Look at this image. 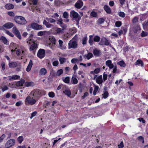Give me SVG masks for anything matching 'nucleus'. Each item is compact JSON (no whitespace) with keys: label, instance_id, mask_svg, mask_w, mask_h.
I'll return each mask as SVG.
<instances>
[{"label":"nucleus","instance_id":"26","mask_svg":"<svg viewBox=\"0 0 148 148\" xmlns=\"http://www.w3.org/2000/svg\"><path fill=\"white\" fill-rule=\"evenodd\" d=\"M71 82L72 83L74 84H76L78 83V80L75 75H73L71 78Z\"/></svg>","mask_w":148,"mask_h":148},{"label":"nucleus","instance_id":"25","mask_svg":"<svg viewBox=\"0 0 148 148\" xmlns=\"http://www.w3.org/2000/svg\"><path fill=\"white\" fill-rule=\"evenodd\" d=\"M47 73L46 69L44 68H41L39 72L40 74L42 75H45Z\"/></svg>","mask_w":148,"mask_h":148},{"label":"nucleus","instance_id":"49","mask_svg":"<svg viewBox=\"0 0 148 148\" xmlns=\"http://www.w3.org/2000/svg\"><path fill=\"white\" fill-rule=\"evenodd\" d=\"M5 33L10 36L13 37L14 36V35L12 34L11 32H10L8 30H5Z\"/></svg>","mask_w":148,"mask_h":148},{"label":"nucleus","instance_id":"59","mask_svg":"<svg viewBox=\"0 0 148 148\" xmlns=\"http://www.w3.org/2000/svg\"><path fill=\"white\" fill-rule=\"evenodd\" d=\"M112 72L114 73H117V66L116 65H114V67L113 68Z\"/></svg>","mask_w":148,"mask_h":148},{"label":"nucleus","instance_id":"60","mask_svg":"<svg viewBox=\"0 0 148 148\" xmlns=\"http://www.w3.org/2000/svg\"><path fill=\"white\" fill-rule=\"evenodd\" d=\"M78 60L76 58H73L71 61L72 63H76L78 62Z\"/></svg>","mask_w":148,"mask_h":148},{"label":"nucleus","instance_id":"21","mask_svg":"<svg viewBox=\"0 0 148 148\" xmlns=\"http://www.w3.org/2000/svg\"><path fill=\"white\" fill-rule=\"evenodd\" d=\"M64 29L59 28H57L55 29L56 33L57 34H62L64 32Z\"/></svg>","mask_w":148,"mask_h":148},{"label":"nucleus","instance_id":"24","mask_svg":"<svg viewBox=\"0 0 148 148\" xmlns=\"http://www.w3.org/2000/svg\"><path fill=\"white\" fill-rule=\"evenodd\" d=\"M25 82V80L23 79H21V80L17 82L16 83V86H23V84Z\"/></svg>","mask_w":148,"mask_h":148},{"label":"nucleus","instance_id":"38","mask_svg":"<svg viewBox=\"0 0 148 148\" xmlns=\"http://www.w3.org/2000/svg\"><path fill=\"white\" fill-rule=\"evenodd\" d=\"M93 36L90 35L89 36V43L90 45H92L93 43V41L92 39Z\"/></svg>","mask_w":148,"mask_h":148},{"label":"nucleus","instance_id":"27","mask_svg":"<svg viewBox=\"0 0 148 148\" xmlns=\"http://www.w3.org/2000/svg\"><path fill=\"white\" fill-rule=\"evenodd\" d=\"M63 92L65 95H67L69 97H70L71 94V92L70 90L69 89H66L64 90L63 91Z\"/></svg>","mask_w":148,"mask_h":148},{"label":"nucleus","instance_id":"8","mask_svg":"<svg viewBox=\"0 0 148 148\" xmlns=\"http://www.w3.org/2000/svg\"><path fill=\"white\" fill-rule=\"evenodd\" d=\"M12 31L19 39H21V36L20 32L16 27H14L13 28Z\"/></svg>","mask_w":148,"mask_h":148},{"label":"nucleus","instance_id":"15","mask_svg":"<svg viewBox=\"0 0 148 148\" xmlns=\"http://www.w3.org/2000/svg\"><path fill=\"white\" fill-rule=\"evenodd\" d=\"M70 16L75 18H78L79 15L77 12L74 10H72L70 12Z\"/></svg>","mask_w":148,"mask_h":148},{"label":"nucleus","instance_id":"18","mask_svg":"<svg viewBox=\"0 0 148 148\" xmlns=\"http://www.w3.org/2000/svg\"><path fill=\"white\" fill-rule=\"evenodd\" d=\"M59 43V48L62 50H64L66 49V47L65 45H63V42L62 40H59L58 41Z\"/></svg>","mask_w":148,"mask_h":148},{"label":"nucleus","instance_id":"28","mask_svg":"<svg viewBox=\"0 0 148 148\" xmlns=\"http://www.w3.org/2000/svg\"><path fill=\"white\" fill-rule=\"evenodd\" d=\"M100 71V69L99 68H97L95 69L94 71H91L90 73L92 74H97L99 73Z\"/></svg>","mask_w":148,"mask_h":148},{"label":"nucleus","instance_id":"23","mask_svg":"<svg viewBox=\"0 0 148 148\" xmlns=\"http://www.w3.org/2000/svg\"><path fill=\"white\" fill-rule=\"evenodd\" d=\"M104 9L106 12L110 14L111 12V10L110 7L107 5H105L104 6Z\"/></svg>","mask_w":148,"mask_h":148},{"label":"nucleus","instance_id":"2","mask_svg":"<svg viewBox=\"0 0 148 148\" xmlns=\"http://www.w3.org/2000/svg\"><path fill=\"white\" fill-rule=\"evenodd\" d=\"M38 100V99L34 97L29 95L25 99V104L26 105H33L35 104Z\"/></svg>","mask_w":148,"mask_h":148},{"label":"nucleus","instance_id":"9","mask_svg":"<svg viewBox=\"0 0 148 148\" xmlns=\"http://www.w3.org/2000/svg\"><path fill=\"white\" fill-rule=\"evenodd\" d=\"M97 76V75H95L93 79H95L96 82L99 85L101 84L103 82L102 75H100L96 77Z\"/></svg>","mask_w":148,"mask_h":148},{"label":"nucleus","instance_id":"47","mask_svg":"<svg viewBox=\"0 0 148 148\" xmlns=\"http://www.w3.org/2000/svg\"><path fill=\"white\" fill-rule=\"evenodd\" d=\"M1 88L2 89V90L3 92H4L5 90H7L8 88V87L6 85H5L3 87L1 86Z\"/></svg>","mask_w":148,"mask_h":148},{"label":"nucleus","instance_id":"16","mask_svg":"<svg viewBox=\"0 0 148 148\" xmlns=\"http://www.w3.org/2000/svg\"><path fill=\"white\" fill-rule=\"evenodd\" d=\"M93 53L95 56H99L101 54L100 50L97 48H95L93 50Z\"/></svg>","mask_w":148,"mask_h":148},{"label":"nucleus","instance_id":"57","mask_svg":"<svg viewBox=\"0 0 148 148\" xmlns=\"http://www.w3.org/2000/svg\"><path fill=\"white\" fill-rule=\"evenodd\" d=\"M119 15L120 17H124L125 16V13L123 12H120L119 13Z\"/></svg>","mask_w":148,"mask_h":148},{"label":"nucleus","instance_id":"44","mask_svg":"<svg viewBox=\"0 0 148 148\" xmlns=\"http://www.w3.org/2000/svg\"><path fill=\"white\" fill-rule=\"evenodd\" d=\"M66 59L64 58H60L59 59L60 64H63L66 61Z\"/></svg>","mask_w":148,"mask_h":148},{"label":"nucleus","instance_id":"39","mask_svg":"<svg viewBox=\"0 0 148 148\" xmlns=\"http://www.w3.org/2000/svg\"><path fill=\"white\" fill-rule=\"evenodd\" d=\"M105 21V19L102 18H100L97 21L98 23L101 24L103 23Z\"/></svg>","mask_w":148,"mask_h":148},{"label":"nucleus","instance_id":"10","mask_svg":"<svg viewBox=\"0 0 148 148\" xmlns=\"http://www.w3.org/2000/svg\"><path fill=\"white\" fill-rule=\"evenodd\" d=\"M45 55V50L43 49H40L37 53V56L40 59L43 58Z\"/></svg>","mask_w":148,"mask_h":148},{"label":"nucleus","instance_id":"50","mask_svg":"<svg viewBox=\"0 0 148 148\" xmlns=\"http://www.w3.org/2000/svg\"><path fill=\"white\" fill-rule=\"evenodd\" d=\"M108 75L105 73H104L103 74V80L104 81H106L107 79Z\"/></svg>","mask_w":148,"mask_h":148},{"label":"nucleus","instance_id":"53","mask_svg":"<svg viewBox=\"0 0 148 148\" xmlns=\"http://www.w3.org/2000/svg\"><path fill=\"white\" fill-rule=\"evenodd\" d=\"M121 25V23L120 21H117L115 23V26L116 27H120Z\"/></svg>","mask_w":148,"mask_h":148},{"label":"nucleus","instance_id":"4","mask_svg":"<svg viewBox=\"0 0 148 148\" xmlns=\"http://www.w3.org/2000/svg\"><path fill=\"white\" fill-rule=\"evenodd\" d=\"M77 47V42L72 39L68 43L69 49L71 48L75 49Z\"/></svg>","mask_w":148,"mask_h":148},{"label":"nucleus","instance_id":"29","mask_svg":"<svg viewBox=\"0 0 148 148\" xmlns=\"http://www.w3.org/2000/svg\"><path fill=\"white\" fill-rule=\"evenodd\" d=\"M9 66L10 68H13L16 67L17 66V64L16 62H12L9 63Z\"/></svg>","mask_w":148,"mask_h":148},{"label":"nucleus","instance_id":"1","mask_svg":"<svg viewBox=\"0 0 148 148\" xmlns=\"http://www.w3.org/2000/svg\"><path fill=\"white\" fill-rule=\"evenodd\" d=\"M33 36L32 34H31L29 38L27 39L26 41L28 45H29V50L34 51L38 47V45L36 43L35 41L31 39V37Z\"/></svg>","mask_w":148,"mask_h":148},{"label":"nucleus","instance_id":"52","mask_svg":"<svg viewBox=\"0 0 148 148\" xmlns=\"http://www.w3.org/2000/svg\"><path fill=\"white\" fill-rule=\"evenodd\" d=\"M33 84L32 82H26L25 84V86L26 87L31 86Z\"/></svg>","mask_w":148,"mask_h":148},{"label":"nucleus","instance_id":"13","mask_svg":"<svg viewBox=\"0 0 148 148\" xmlns=\"http://www.w3.org/2000/svg\"><path fill=\"white\" fill-rule=\"evenodd\" d=\"M83 3L81 0H78L75 4V6L77 8H81L83 5Z\"/></svg>","mask_w":148,"mask_h":148},{"label":"nucleus","instance_id":"19","mask_svg":"<svg viewBox=\"0 0 148 148\" xmlns=\"http://www.w3.org/2000/svg\"><path fill=\"white\" fill-rule=\"evenodd\" d=\"M14 7V5L11 3H7L5 6V8L8 10H12L13 9Z\"/></svg>","mask_w":148,"mask_h":148},{"label":"nucleus","instance_id":"34","mask_svg":"<svg viewBox=\"0 0 148 148\" xmlns=\"http://www.w3.org/2000/svg\"><path fill=\"white\" fill-rule=\"evenodd\" d=\"M0 40L1 41L5 44H6L7 43V39L4 36H2L0 38Z\"/></svg>","mask_w":148,"mask_h":148},{"label":"nucleus","instance_id":"61","mask_svg":"<svg viewBox=\"0 0 148 148\" xmlns=\"http://www.w3.org/2000/svg\"><path fill=\"white\" fill-rule=\"evenodd\" d=\"M47 46L49 47L51 49H53L54 48L55 46L53 45V43H52L48 44Z\"/></svg>","mask_w":148,"mask_h":148},{"label":"nucleus","instance_id":"14","mask_svg":"<svg viewBox=\"0 0 148 148\" xmlns=\"http://www.w3.org/2000/svg\"><path fill=\"white\" fill-rule=\"evenodd\" d=\"M106 64L110 69H112L114 67V65L112 63L111 60H108L106 61Z\"/></svg>","mask_w":148,"mask_h":148},{"label":"nucleus","instance_id":"55","mask_svg":"<svg viewBox=\"0 0 148 148\" xmlns=\"http://www.w3.org/2000/svg\"><path fill=\"white\" fill-rule=\"evenodd\" d=\"M138 18L137 17H134L132 20V22L133 23H135L138 22Z\"/></svg>","mask_w":148,"mask_h":148},{"label":"nucleus","instance_id":"54","mask_svg":"<svg viewBox=\"0 0 148 148\" xmlns=\"http://www.w3.org/2000/svg\"><path fill=\"white\" fill-rule=\"evenodd\" d=\"M7 14L11 17H14L15 16V14L12 12H8Z\"/></svg>","mask_w":148,"mask_h":148},{"label":"nucleus","instance_id":"35","mask_svg":"<svg viewBox=\"0 0 148 148\" xmlns=\"http://www.w3.org/2000/svg\"><path fill=\"white\" fill-rule=\"evenodd\" d=\"M21 51H22V53L23 55H25L26 54V50L25 48L23 46H21L20 47Z\"/></svg>","mask_w":148,"mask_h":148},{"label":"nucleus","instance_id":"45","mask_svg":"<svg viewBox=\"0 0 148 148\" xmlns=\"http://www.w3.org/2000/svg\"><path fill=\"white\" fill-rule=\"evenodd\" d=\"M63 81L66 83H69L70 81V78L69 77H66L63 79Z\"/></svg>","mask_w":148,"mask_h":148},{"label":"nucleus","instance_id":"62","mask_svg":"<svg viewBox=\"0 0 148 148\" xmlns=\"http://www.w3.org/2000/svg\"><path fill=\"white\" fill-rule=\"evenodd\" d=\"M56 20L52 18H49V22L51 23H54L56 22Z\"/></svg>","mask_w":148,"mask_h":148},{"label":"nucleus","instance_id":"22","mask_svg":"<svg viewBox=\"0 0 148 148\" xmlns=\"http://www.w3.org/2000/svg\"><path fill=\"white\" fill-rule=\"evenodd\" d=\"M135 64L137 66H141L142 67H143L144 66L143 63L140 60H137L135 63Z\"/></svg>","mask_w":148,"mask_h":148},{"label":"nucleus","instance_id":"64","mask_svg":"<svg viewBox=\"0 0 148 148\" xmlns=\"http://www.w3.org/2000/svg\"><path fill=\"white\" fill-rule=\"evenodd\" d=\"M49 96L51 97H53L55 96L54 93L53 92H50L48 94Z\"/></svg>","mask_w":148,"mask_h":148},{"label":"nucleus","instance_id":"20","mask_svg":"<svg viewBox=\"0 0 148 148\" xmlns=\"http://www.w3.org/2000/svg\"><path fill=\"white\" fill-rule=\"evenodd\" d=\"M32 65V61L31 60H30L29 61L28 65L26 69V71L27 72L31 70Z\"/></svg>","mask_w":148,"mask_h":148},{"label":"nucleus","instance_id":"17","mask_svg":"<svg viewBox=\"0 0 148 148\" xmlns=\"http://www.w3.org/2000/svg\"><path fill=\"white\" fill-rule=\"evenodd\" d=\"M9 80L12 81L13 80L18 79L20 78V76L17 75H14L12 76H9Z\"/></svg>","mask_w":148,"mask_h":148},{"label":"nucleus","instance_id":"37","mask_svg":"<svg viewBox=\"0 0 148 148\" xmlns=\"http://www.w3.org/2000/svg\"><path fill=\"white\" fill-rule=\"evenodd\" d=\"M63 72V71L62 69H59L57 71L56 73V75L57 76H59L62 74Z\"/></svg>","mask_w":148,"mask_h":148},{"label":"nucleus","instance_id":"33","mask_svg":"<svg viewBox=\"0 0 148 148\" xmlns=\"http://www.w3.org/2000/svg\"><path fill=\"white\" fill-rule=\"evenodd\" d=\"M117 64L121 66L125 67L126 64L123 61H121L117 62Z\"/></svg>","mask_w":148,"mask_h":148},{"label":"nucleus","instance_id":"3","mask_svg":"<svg viewBox=\"0 0 148 148\" xmlns=\"http://www.w3.org/2000/svg\"><path fill=\"white\" fill-rule=\"evenodd\" d=\"M14 21L17 24L20 25H25L27 21L25 18L21 16H16L14 17Z\"/></svg>","mask_w":148,"mask_h":148},{"label":"nucleus","instance_id":"40","mask_svg":"<svg viewBox=\"0 0 148 148\" xmlns=\"http://www.w3.org/2000/svg\"><path fill=\"white\" fill-rule=\"evenodd\" d=\"M98 89L99 87L95 85L94 89L93 92V94L94 95H96V92L98 91Z\"/></svg>","mask_w":148,"mask_h":148},{"label":"nucleus","instance_id":"48","mask_svg":"<svg viewBox=\"0 0 148 148\" xmlns=\"http://www.w3.org/2000/svg\"><path fill=\"white\" fill-rule=\"evenodd\" d=\"M62 19L61 18H60L57 21V23L58 24L61 25L62 24Z\"/></svg>","mask_w":148,"mask_h":148},{"label":"nucleus","instance_id":"12","mask_svg":"<svg viewBox=\"0 0 148 148\" xmlns=\"http://www.w3.org/2000/svg\"><path fill=\"white\" fill-rule=\"evenodd\" d=\"M14 26L13 23L10 22H8L5 24L3 25L2 28L3 29H10Z\"/></svg>","mask_w":148,"mask_h":148},{"label":"nucleus","instance_id":"63","mask_svg":"<svg viewBox=\"0 0 148 148\" xmlns=\"http://www.w3.org/2000/svg\"><path fill=\"white\" fill-rule=\"evenodd\" d=\"M108 94L107 92L106 91L103 94V97L104 98H106L108 96Z\"/></svg>","mask_w":148,"mask_h":148},{"label":"nucleus","instance_id":"56","mask_svg":"<svg viewBox=\"0 0 148 148\" xmlns=\"http://www.w3.org/2000/svg\"><path fill=\"white\" fill-rule=\"evenodd\" d=\"M68 13L66 12H64L63 14V17L64 18H68Z\"/></svg>","mask_w":148,"mask_h":148},{"label":"nucleus","instance_id":"5","mask_svg":"<svg viewBox=\"0 0 148 148\" xmlns=\"http://www.w3.org/2000/svg\"><path fill=\"white\" fill-rule=\"evenodd\" d=\"M15 143V140L13 139H10L8 140L5 144V148H9L14 146Z\"/></svg>","mask_w":148,"mask_h":148},{"label":"nucleus","instance_id":"36","mask_svg":"<svg viewBox=\"0 0 148 148\" xmlns=\"http://www.w3.org/2000/svg\"><path fill=\"white\" fill-rule=\"evenodd\" d=\"M23 138L22 136H21L18 137L17 139V141L19 143L21 144L23 141Z\"/></svg>","mask_w":148,"mask_h":148},{"label":"nucleus","instance_id":"7","mask_svg":"<svg viewBox=\"0 0 148 148\" xmlns=\"http://www.w3.org/2000/svg\"><path fill=\"white\" fill-rule=\"evenodd\" d=\"M31 27L33 29L39 30L42 29L43 27L42 25H38L36 23H32L30 25Z\"/></svg>","mask_w":148,"mask_h":148},{"label":"nucleus","instance_id":"6","mask_svg":"<svg viewBox=\"0 0 148 148\" xmlns=\"http://www.w3.org/2000/svg\"><path fill=\"white\" fill-rule=\"evenodd\" d=\"M41 92L38 89L34 90L31 91L29 95L31 96L38 99Z\"/></svg>","mask_w":148,"mask_h":148},{"label":"nucleus","instance_id":"58","mask_svg":"<svg viewBox=\"0 0 148 148\" xmlns=\"http://www.w3.org/2000/svg\"><path fill=\"white\" fill-rule=\"evenodd\" d=\"M138 140L141 141L143 143H144V138L143 136H140L138 137Z\"/></svg>","mask_w":148,"mask_h":148},{"label":"nucleus","instance_id":"30","mask_svg":"<svg viewBox=\"0 0 148 148\" xmlns=\"http://www.w3.org/2000/svg\"><path fill=\"white\" fill-rule=\"evenodd\" d=\"M93 56V54L92 53H88L87 54L84 56V57L86 58L88 60H89Z\"/></svg>","mask_w":148,"mask_h":148},{"label":"nucleus","instance_id":"31","mask_svg":"<svg viewBox=\"0 0 148 148\" xmlns=\"http://www.w3.org/2000/svg\"><path fill=\"white\" fill-rule=\"evenodd\" d=\"M140 29L139 26L137 25L134 28V31L135 33H139L140 31Z\"/></svg>","mask_w":148,"mask_h":148},{"label":"nucleus","instance_id":"42","mask_svg":"<svg viewBox=\"0 0 148 148\" xmlns=\"http://www.w3.org/2000/svg\"><path fill=\"white\" fill-rule=\"evenodd\" d=\"M50 40L51 43H53V45L55 46V42H56V39L54 37H52L51 38H50Z\"/></svg>","mask_w":148,"mask_h":148},{"label":"nucleus","instance_id":"43","mask_svg":"<svg viewBox=\"0 0 148 148\" xmlns=\"http://www.w3.org/2000/svg\"><path fill=\"white\" fill-rule=\"evenodd\" d=\"M87 38V36H86L83 38L82 39V43L83 45H85L86 44Z\"/></svg>","mask_w":148,"mask_h":148},{"label":"nucleus","instance_id":"51","mask_svg":"<svg viewBox=\"0 0 148 148\" xmlns=\"http://www.w3.org/2000/svg\"><path fill=\"white\" fill-rule=\"evenodd\" d=\"M148 33L147 32H144L143 31L141 34V36L142 37H145L147 35Z\"/></svg>","mask_w":148,"mask_h":148},{"label":"nucleus","instance_id":"32","mask_svg":"<svg viewBox=\"0 0 148 148\" xmlns=\"http://www.w3.org/2000/svg\"><path fill=\"white\" fill-rule=\"evenodd\" d=\"M29 3L31 5H36L38 3V0H29Z\"/></svg>","mask_w":148,"mask_h":148},{"label":"nucleus","instance_id":"41","mask_svg":"<svg viewBox=\"0 0 148 148\" xmlns=\"http://www.w3.org/2000/svg\"><path fill=\"white\" fill-rule=\"evenodd\" d=\"M100 39V37L97 36H95L93 38L94 41L97 42H99Z\"/></svg>","mask_w":148,"mask_h":148},{"label":"nucleus","instance_id":"46","mask_svg":"<svg viewBox=\"0 0 148 148\" xmlns=\"http://www.w3.org/2000/svg\"><path fill=\"white\" fill-rule=\"evenodd\" d=\"M46 31H40L38 32L37 35L39 36H42L45 34Z\"/></svg>","mask_w":148,"mask_h":148},{"label":"nucleus","instance_id":"11","mask_svg":"<svg viewBox=\"0 0 148 148\" xmlns=\"http://www.w3.org/2000/svg\"><path fill=\"white\" fill-rule=\"evenodd\" d=\"M110 43L108 40L106 38H103L101 39L99 44L101 45H105L106 46L109 45Z\"/></svg>","mask_w":148,"mask_h":148}]
</instances>
